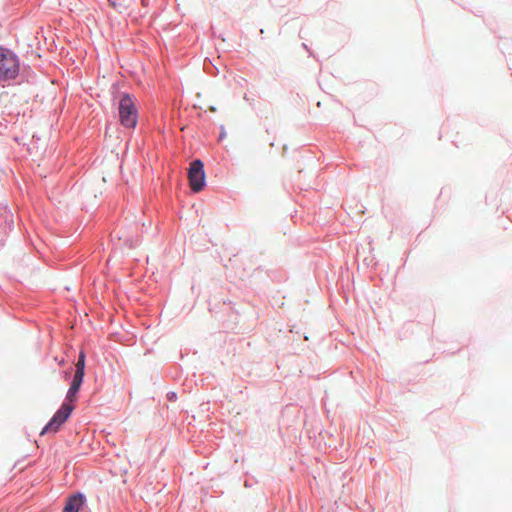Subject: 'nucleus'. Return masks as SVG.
<instances>
[{
    "mask_svg": "<svg viewBox=\"0 0 512 512\" xmlns=\"http://www.w3.org/2000/svg\"><path fill=\"white\" fill-rule=\"evenodd\" d=\"M84 370H85V354L84 352H80L78 361L76 363V375L84 376Z\"/></svg>",
    "mask_w": 512,
    "mask_h": 512,
    "instance_id": "obj_6",
    "label": "nucleus"
},
{
    "mask_svg": "<svg viewBox=\"0 0 512 512\" xmlns=\"http://www.w3.org/2000/svg\"><path fill=\"white\" fill-rule=\"evenodd\" d=\"M18 71L19 64L15 55L0 47V79H12Z\"/></svg>",
    "mask_w": 512,
    "mask_h": 512,
    "instance_id": "obj_2",
    "label": "nucleus"
},
{
    "mask_svg": "<svg viewBox=\"0 0 512 512\" xmlns=\"http://www.w3.org/2000/svg\"><path fill=\"white\" fill-rule=\"evenodd\" d=\"M77 393L78 391L69 388L66 395V399L68 401L67 403L71 404L72 402H74L77 398Z\"/></svg>",
    "mask_w": 512,
    "mask_h": 512,
    "instance_id": "obj_8",
    "label": "nucleus"
},
{
    "mask_svg": "<svg viewBox=\"0 0 512 512\" xmlns=\"http://www.w3.org/2000/svg\"><path fill=\"white\" fill-rule=\"evenodd\" d=\"M85 498L82 494H76L69 497L63 512H79L80 508L83 506Z\"/></svg>",
    "mask_w": 512,
    "mask_h": 512,
    "instance_id": "obj_5",
    "label": "nucleus"
},
{
    "mask_svg": "<svg viewBox=\"0 0 512 512\" xmlns=\"http://www.w3.org/2000/svg\"><path fill=\"white\" fill-rule=\"evenodd\" d=\"M83 377L84 376L74 374L72 383H71L69 388L73 389V390H76V391H79V389L81 387V384L83 382Z\"/></svg>",
    "mask_w": 512,
    "mask_h": 512,
    "instance_id": "obj_7",
    "label": "nucleus"
},
{
    "mask_svg": "<svg viewBox=\"0 0 512 512\" xmlns=\"http://www.w3.org/2000/svg\"><path fill=\"white\" fill-rule=\"evenodd\" d=\"M74 406L70 403H63L60 409L54 414L52 419L41 431V435L46 433H56L60 426L66 422L72 413Z\"/></svg>",
    "mask_w": 512,
    "mask_h": 512,
    "instance_id": "obj_3",
    "label": "nucleus"
},
{
    "mask_svg": "<svg viewBox=\"0 0 512 512\" xmlns=\"http://www.w3.org/2000/svg\"><path fill=\"white\" fill-rule=\"evenodd\" d=\"M119 118L120 122L126 128H134L137 124V109L132 97L124 94L119 102Z\"/></svg>",
    "mask_w": 512,
    "mask_h": 512,
    "instance_id": "obj_1",
    "label": "nucleus"
},
{
    "mask_svg": "<svg viewBox=\"0 0 512 512\" xmlns=\"http://www.w3.org/2000/svg\"><path fill=\"white\" fill-rule=\"evenodd\" d=\"M203 162L199 159L190 164L188 179L194 192H200L205 186V172Z\"/></svg>",
    "mask_w": 512,
    "mask_h": 512,
    "instance_id": "obj_4",
    "label": "nucleus"
}]
</instances>
